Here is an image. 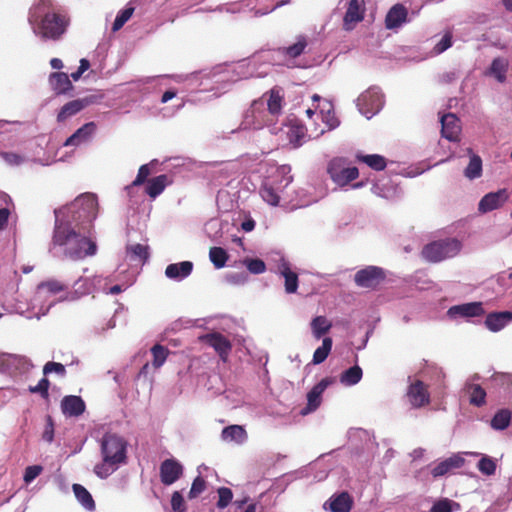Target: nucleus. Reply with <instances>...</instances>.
Instances as JSON below:
<instances>
[{"mask_svg":"<svg viewBox=\"0 0 512 512\" xmlns=\"http://www.w3.org/2000/svg\"><path fill=\"white\" fill-rule=\"evenodd\" d=\"M62 210H54L55 225L50 252L56 257L81 260L97 253V245L83 228L64 220Z\"/></svg>","mask_w":512,"mask_h":512,"instance_id":"1","label":"nucleus"},{"mask_svg":"<svg viewBox=\"0 0 512 512\" xmlns=\"http://www.w3.org/2000/svg\"><path fill=\"white\" fill-rule=\"evenodd\" d=\"M28 21L35 35L53 40L64 34L69 23L65 14L52 10L45 0L30 9Z\"/></svg>","mask_w":512,"mask_h":512,"instance_id":"2","label":"nucleus"},{"mask_svg":"<svg viewBox=\"0 0 512 512\" xmlns=\"http://www.w3.org/2000/svg\"><path fill=\"white\" fill-rule=\"evenodd\" d=\"M251 76H253V72L249 70V65L245 62H239L233 66L215 72L187 75L185 81H188V85L191 89H196L204 85V80L214 79L215 84L221 85V87H217L219 92L214 93V95L219 96L228 90L230 83Z\"/></svg>","mask_w":512,"mask_h":512,"instance_id":"3","label":"nucleus"},{"mask_svg":"<svg viewBox=\"0 0 512 512\" xmlns=\"http://www.w3.org/2000/svg\"><path fill=\"white\" fill-rule=\"evenodd\" d=\"M102 462L94 467V473L101 479L109 477L126 459V443L115 434H105L100 443Z\"/></svg>","mask_w":512,"mask_h":512,"instance_id":"4","label":"nucleus"},{"mask_svg":"<svg viewBox=\"0 0 512 512\" xmlns=\"http://www.w3.org/2000/svg\"><path fill=\"white\" fill-rule=\"evenodd\" d=\"M62 210L64 220L83 229L89 227L98 214V201L95 194L84 193L76 197L71 203L58 208Z\"/></svg>","mask_w":512,"mask_h":512,"instance_id":"5","label":"nucleus"},{"mask_svg":"<svg viewBox=\"0 0 512 512\" xmlns=\"http://www.w3.org/2000/svg\"><path fill=\"white\" fill-rule=\"evenodd\" d=\"M68 287L69 284L54 279L40 283L32 298V310H35L36 318L45 316L56 303L67 300L68 296L63 297L58 294L67 290Z\"/></svg>","mask_w":512,"mask_h":512,"instance_id":"6","label":"nucleus"},{"mask_svg":"<svg viewBox=\"0 0 512 512\" xmlns=\"http://www.w3.org/2000/svg\"><path fill=\"white\" fill-rule=\"evenodd\" d=\"M462 249V242L456 238L432 241L422 249V257L430 263H439L457 256Z\"/></svg>","mask_w":512,"mask_h":512,"instance_id":"7","label":"nucleus"},{"mask_svg":"<svg viewBox=\"0 0 512 512\" xmlns=\"http://www.w3.org/2000/svg\"><path fill=\"white\" fill-rule=\"evenodd\" d=\"M327 173L339 187L347 186L359 176L358 168L351 166L348 159L344 157H335L330 160L327 165Z\"/></svg>","mask_w":512,"mask_h":512,"instance_id":"8","label":"nucleus"},{"mask_svg":"<svg viewBox=\"0 0 512 512\" xmlns=\"http://www.w3.org/2000/svg\"><path fill=\"white\" fill-rule=\"evenodd\" d=\"M273 124V119L266 114L265 99L260 98L252 102L245 111L239 129H261Z\"/></svg>","mask_w":512,"mask_h":512,"instance_id":"9","label":"nucleus"},{"mask_svg":"<svg viewBox=\"0 0 512 512\" xmlns=\"http://www.w3.org/2000/svg\"><path fill=\"white\" fill-rule=\"evenodd\" d=\"M356 105L359 112L370 119L382 109L384 96L380 88L370 87L356 99Z\"/></svg>","mask_w":512,"mask_h":512,"instance_id":"10","label":"nucleus"},{"mask_svg":"<svg viewBox=\"0 0 512 512\" xmlns=\"http://www.w3.org/2000/svg\"><path fill=\"white\" fill-rule=\"evenodd\" d=\"M336 378L329 376L323 378L320 382L312 387L307 393V404L301 409L300 414L306 416L316 411L322 403L323 392L331 385L335 384Z\"/></svg>","mask_w":512,"mask_h":512,"instance_id":"11","label":"nucleus"},{"mask_svg":"<svg viewBox=\"0 0 512 512\" xmlns=\"http://www.w3.org/2000/svg\"><path fill=\"white\" fill-rule=\"evenodd\" d=\"M365 11L366 8L364 0H350L348 2L347 9L343 17L344 30H353L356 24H358L364 19Z\"/></svg>","mask_w":512,"mask_h":512,"instance_id":"12","label":"nucleus"},{"mask_svg":"<svg viewBox=\"0 0 512 512\" xmlns=\"http://www.w3.org/2000/svg\"><path fill=\"white\" fill-rule=\"evenodd\" d=\"M509 199V192L507 189H499L495 192H489L484 195L478 204L480 213H488L493 210L501 208Z\"/></svg>","mask_w":512,"mask_h":512,"instance_id":"13","label":"nucleus"},{"mask_svg":"<svg viewBox=\"0 0 512 512\" xmlns=\"http://www.w3.org/2000/svg\"><path fill=\"white\" fill-rule=\"evenodd\" d=\"M183 475V465L176 459L164 460L160 465V479L164 485H172Z\"/></svg>","mask_w":512,"mask_h":512,"instance_id":"14","label":"nucleus"},{"mask_svg":"<svg viewBox=\"0 0 512 512\" xmlns=\"http://www.w3.org/2000/svg\"><path fill=\"white\" fill-rule=\"evenodd\" d=\"M384 278L383 270L376 266H368L359 270L354 281L360 287L370 288L376 286Z\"/></svg>","mask_w":512,"mask_h":512,"instance_id":"15","label":"nucleus"},{"mask_svg":"<svg viewBox=\"0 0 512 512\" xmlns=\"http://www.w3.org/2000/svg\"><path fill=\"white\" fill-rule=\"evenodd\" d=\"M96 132V124L88 122L77 129L70 137L64 142L67 147H79L89 143Z\"/></svg>","mask_w":512,"mask_h":512,"instance_id":"16","label":"nucleus"},{"mask_svg":"<svg viewBox=\"0 0 512 512\" xmlns=\"http://www.w3.org/2000/svg\"><path fill=\"white\" fill-rule=\"evenodd\" d=\"M408 22V10L401 4L393 5L387 12L385 17V27L389 30L399 29L403 24Z\"/></svg>","mask_w":512,"mask_h":512,"instance_id":"17","label":"nucleus"},{"mask_svg":"<svg viewBox=\"0 0 512 512\" xmlns=\"http://www.w3.org/2000/svg\"><path fill=\"white\" fill-rule=\"evenodd\" d=\"M441 133L449 141H458L461 132L460 120L454 113H446L441 117Z\"/></svg>","mask_w":512,"mask_h":512,"instance_id":"18","label":"nucleus"},{"mask_svg":"<svg viewBox=\"0 0 512 512\" xmlns=\"http://www.w3.org/2000/svg\"><path fill=\"white\" fill-rule=\"evenodd\" d=\"M484 312L485 311L481 302H470L450 307L447 314L451 318H469L481 316L484 314Z\"/></svg>","mask_w":512,"mask_h":512,"instance_id":"19","label":"nucleus"},{"mask_svg":"<svg viewBox=\"0 0 512 512\" xmlns=\"http://www.w3.org/2000/svg\"><path fill=\"white\" fill-rule=\"evenodd\" d=\"M6 364V373L11 376L25 374L33 367L32 362L27 357L9 353Z\"/></svg>","mask_w":512,"mask_h":512,"instance_id":"20","label":"nucleus"},{"mask_svg":"<svg viewBox=\"0 0 512 512\" xmlns=\"http://www.w3.org/2000/svg\"><path fill=\"white\" fill-rule=\"evenodd\" d=\"M478 379L477 374L469 378L464 385V391L469 396L470 404L481 407L486 403V392L479 384L474 383Z\"/></svg>","mask_w":512,"mask_h":512,"instance_id":"21","label":"nucleus"},{"mask_svg":"<svg viewBox=\"0 0 512 512\" xmlns=\"http://www.w3.org/2000/svg\"><path fill=\"white\" fill-rule=\"evenodd\" d=\"M407 397L414 408H420L429 403V394L421 381H416L409 386Z\"/></svg>","mask_w":512,"mask_h":512,"instance_id":"22","label":"nucleus"},{"mask_svg":"<svg viewBox=\"0 0 512 512\" xmlns=\"http://www.w3.org/2000/svg\"><path fill=\"white\" fill-rule=\"evenodd\" d=\"M353 505V499L347 492L332 495L324 504L325 509L331 512H350Z\"/></svg>","mask_w":512,"mask_h":512,"instance_id":"23","label":"nucleus"},{"mask_svg":"<svg viewBox=\"0 0 512 512\" xmlns=\"http://www.w3.org/2000/svg\"><path fill=\"white\" fill-rule=\"evenodd\" d=\"M512 321V312H492L486 316L485 326L491 332H499Z\"/></svg>","mask_w":512,"mask_h":512,"instance_id":"24","label":"nucleus"},{"mask_svg":"<svg viewBox=\"0 0 512 512\" xmlns=\"http://www.w3.org/2000/svg\"><path fill=\"white\" fill-rule=\"evenodd\" d=\"M265 180H274L276 182L275 186L277 190L284 195L286 188L293 181V176L291 175V167L289 165L278 166L275 171Z\"/></svg>","mask_w":512,"mask_h":512,"instance_id":"25","label":"nucleus"},{"mask_svg":"<svg viewBox=\"0 0 512 512\" xmlns=\"http://www.w3.org/2000/svg\"><path fill=\"white\" fill-rule=\"evenodd\" d=\"M284 133L294 148H298L306 142V128L298 121H291L289 125H286Z\"/></svg>","mask_w":512,"mask_h":512,"instance_id":"26","label":"nucleus"},{"mask_svg":"<svg viewBox=\"0 0 512 512\" xmlns=\"http://www.w3.org/2000/svg\"><path fill=\"white\" fill-rule=\"evenodd\" d=\"M61 409L64 415L77 417L84 413L85 403L80 396H65L61 401Z\"/></svg>","mask_w":512,"mask_h":512,"instance_id":"27","label":"nucleus"},{"mask_svg":"<svg viewBox=\"0 0 512 512\" xmlns=\"http://www.w3.org/2000/svg\"><path fill=\"white\" fill-rule=\"evenodd\" d=\"M193 270L191 261H182L179 263L169 264L165 269V276L174 281H182L187 278Z\"/></svg>","mask_w":512,"mask_h":512,"instance_id":"28","label":"nucleus"},{"mask_svg":"<svg viewBox=\"0 0 512 512\" xmlns=\"http://www.w3.org/2000/svg\"><path fill=\"white\" fill-rule=\"evenodd\" d=\"M464 465V458L460 454H454L439 463L431 470L433 477L444 476L453 469L460 468Z\"/></svg>","mask_w":512,"mask_h":512,"instance_id":"29","label":"nucleus"},{"mask_svg":"<svg viewBox=\"0 0 512 512\" xmlns=\"http://www.w3.org/2000/svg\"><path fill=\"white\" fill-rule=\"evenodd\" d=\"M278 271L285 280L286 293H295L298 289V276L291 270L289 262L284 258H281L278 264Z\"/></svg>","mask_w":512,"mask_h":512,"instance_id":"30","label":"nucleus"},{"mask_svg":"<svg viewBox=\"0 0 512 512\" xmlns=\"http://www.w3.org/2000/svg\"><path fill=\"white\" fill-rule=\"evenodd\" d=\"M274 180H265L260 188V196L271 206H277L283 198V194L277 190Z\"/></svg>","mask_w":512,"mask_h":512,"instance_id":"31","label":"nucleus"},{"mask_svg":"<svg viewBox=\"0 0 512 512\" xmlns=\"http://www.w3.org/2000/svg\"><path fill=\"white\" fill-rule=\"evenodd\" d=\"M206 343L213 347L215 351L220 355L222 359L229 354L231 350V344L229 340L220 333H211L205 337Z\"/></svg>","mask_w":512,"mask_h":512,"instance_id":"32","label":"nucleus"},{"mask_svg":"<svg viewBox=\"0 0 512 512\" xmlns=\"http://www.w3.org/2000/svg\"><path fill=\"white\" fill-rule=\"evenodd\" d=\"M221 439L228 443L243 444L247 440V432L243 426L230 425L223 428Z\"/></svg>","mask_w":512,"mask_h":512,"instance_id":"33","label":"nucleus"},{"mask_svg":"<svg viewBox=\"0 0 512 512\" xmlns=\"http://www.w3.org/2000/svg\"><path fill=\"white\" fill-rule=\"evenodd\" d=\"M49 83L57 94H64L73 88L69 76L64 72L51 73Z\"/></svg>","mask_w":512,"mask_h":512,"instance_id":"34","label":"nucleus"},{"mask_svg":"<svg viewBox=\"0 0 512 512\" xmlns=\"http://www.w3.org/2000/svg\"><path fill=\"white\" fill-rule=\"evenodd\" d=\"M4 308L10 313L25 316L27 319L36 318L35 310H32V299L29 302L16 299L15 303H7Z\"/></svg>","mask_w":512,"mask_h":512,"instance_id":"35","label":"nucleus"},{"mask_svg":"<svg viewBox=\"0 0 512 512\" xmlns=\"http://www.w3.org/2000/svg\"><path fill=\"white\" fill-rule=\"evenodd\" d=\"M169 183L170 181L167 175L162 174L156 176L147 181L145 192L149 195V197L155 199L164 191Z\"/></svg>","mask_w":512,"mask_h":512,"instance_id":"36","label":"nucleus"},{"mask_svg":"<svg viewBox=\"0 0 512 512\" xmlns=\"http://www.w3.org/2000/svg\"><path fill=\"white\" fill-rule=\"evenodd\" d=\"M266 114L273 121L281 114L282 96L279 91L271 90L269 98L265 99Z\"/></svg>","mask_w":512,"mask_h":512,"instance_id":"37","label":"nucleus"},{"mask_svg":"<svg viewBox=\"0 0 512 512\" xmlns=\"http://www.w3.org/2000/svg\"><path fill=\"white\" fill-rule=\"evenodd\" d=\"M151 164L152 163L142 165L138 170L135 180L131 184H129L125 187L127 196L129 197V199L131 201L135 198L134 192L137 189V187L144 184L147 181L148 176L151 174V169H150Z\"/></svg>","mask_w":512,"mask_h":512,"instance_id":"38","label":"nucleus"},{"mask_svg":"<svg viewBox=\"0 0 512 512\" xmlns=\"http://www.w3.org/2000/svg\"><path fill=\"white\" fill-rule=\"evenodd\" d=\"M363 377L362 368L354 365L344 370L339 376V382L345 387H351L358 384Z\"/></svg>","mask_w":512,"mask_h":512,"instance_id":"39","label":"nucleus"},{"mask_svg":"<svg viewBox=\"0 0 512 512\" xmlns=\"http://www.w3.org/2000/svg\"><path fill=\"white\" fill-rule=\"evenodd\" d=\"M470 155V161L464 170V176L469 180L480 178L482 175V159L480 156L474 154L472 149H467Z\"/></svg>","mask_w":512,"mask_h":512,"instance_id":"40","label":"nucleus"},{"mask_svg":"<svg viewBox=\"0 0 512 512\" xmlns=\"http://www.w3.org/2000/svg\"><path fill=\"white\" fill-rule=\"evenodd\" d=\"M72 490L77 501L87 510L94 511L95 510V502L93 500L90 492L81 484H73Z\"/></svg>","mask_w":512,"mask_h":512,"instance_id":"41","label":"nucleus"},{"mask_svg":"<svg viewBox=\"0 0 512 512\" xmlns=\"http://www.w3.org/2000/svg\"><path fill=\"white\" fill-rule=\"evenodd\" d=\"M100 281L101 277H94L93 280H90L88 278H79L74 283L75 298L92 293L94 291L96 283H100ZM71 299H74V297H72Z\"/></svg>","mask_w":512,"mask_h":512,"instance_id":"42","label":"nucleus"},{"mask_svg":"<svg viewBox=\"0 0 512 512\" xmlns=\"http://www.w3.org/2000/svg\"><path fill=\"white\" fill-rule=\"evenodd\" d=\"M86 106V102L81 99L72 100L66 103L57 115V120L63 122L69 117L77 114Z\"/></svg>","mask_w":512,"mask_h":512,"instance_id":"43","label":"nucleus"},{"mask_svg":"<svg viewBox=\"0 0 512 512\" xmlns=\"http://www.w3.org/2000/svg\"><path fill=\"white\" fill-rule=\"evenodd\" d=\"M357 159L376 171L386 168V159L379 154L362 155L358 154Z\"/></svg>","mask_w":512,"mask_h":512,"instance_id":"44","label":"nucleus"},{"mask_svg":"<svg viewBox=\"0 0 512 512\" xmlns=\"http://www.w3.org/2000/svg\"><path fill=\"white\" fill-rule=\"evenodd\" d=\"M332 327V324L324 316H317L311 322L313 336L319 340Z\"/></svg>","mask_w":512,"mask_h":512,"instance_id":"45","label":"nucleus"},{"mask_svg":"<svg viewBox=\"0 0 512 512\" xmlns=\"http://www.w3.org/2000/svg\"><path fill=\"white\" fill-rule=\"evenodd\" d=\"M507 70L508 62L504 58L498 57L492 61L490 72L498 82L503 83L506 80Z\"/></svg>","mask_w":512,"mask_h":512,"instance_id":"46","label":"nucleus"},{"mask_svg":"<svg viewBox=\"0 0 512 512\" xmlns=\"http://www.w3.org/2000/svg\"><path fill=\"white\" fill-rule=\"evenodd\" d=\"M332 345L333 342L330 337L324 338L322 341V345L318 347L313 354L312 363L314 365L323 363L330 354Z\"/></svg>","mask_w":512,"mask_h":512,"instance_id":"47","label":"nucleus"},{"mask_svg":"<svg viewBox=\"0 0 512 512\" xmlns=\"http://www.w3.org/2000/svg\"><path fill=\"white\" fill-rule=\"evenodd\" d=\"M306 46L307 38L303 35H299L297 37V41L294 44L283 48L282 52L285 56H288L290 58H296L304 52Z\"/></svg>","mask_w":512,"mask_h":512,"instance_id":"48","label":"nucleus"},{"mask_svg":"<svg viewBox=\"0 0 512 512\" xmlns=\"http://www.w3.org/2000/svg\"><path fill=\"white\" fill-rule=\"evenodd\" d=\"M126 252L131 260H140L144 262L149 257L148 246L142 244L128 245Z\"/></svg>","mask_w":512,"mask_h":512,"instance_id":"49","label":"nucleus"},{"mask_svg":"<svg viewBox=\"0 0 512 512\" xmlns=\"http://www.w3.org/2000/svg\"><path fill=\"white\" fill-rule=\"evenodd\" d=\"M209 259L215 268L221 269L226 265L228 254L221 247H212L209 251Z\"/></svg>","mask_w":512,"mask_h":512,"instance_id":"50","label":"nucleus"},{"mask_svg":"<svg viewBox=\"0 0 512 512\" xmlns=\"http://www.w3.org/2000/svg\"><path fill=\"white\" fill-rule=\"evenodd\" d=\"M511 414L508 410L497 412L491 420L492 428L496 430H504L510 424Z\"/></svg>","mask_w":512,"mask_h":512,"instance_id":"51","label":"nucleus"},{"mask_svg":"<svg viewBox=\"0 0 512 512\" xmlns=\"http://www.w3.org/2000/svg\"><path fill=\"white\" fill-rule=\"evenodd\" d=\"M321 118H322V121L328 127V130H333V129L337 128L340 124V121L335 116V113L333 112V107L330 103H327V109L326 108L321 109Z\"/></svg>","mask_w":512,"mask_h":512,"instance_id":"52","label":"nucleus"},{"mask_svg":"<svg viewBox=\"0 0 512 512\" xmlns=\"http://www.w3.org/2000/svg\"><path fill=\"white\" fill-rule=\"evenodd\" d=\"M134 8L133 7H126L122 10H120L115 18V21L112 26V30L114 32L120 30L124 24L131 18L133 15Z\"/></svg>","mask_w":512,"mask_h":512,"instance_id":"53","label":"nucleus"},{"mask_svg":"<svg viewBox=\"0 0 512 512\" xmlns=\"http://www.w3.org/2000/svg\"><path fill=\"white\" fill-rule=\"evenodd\" d=\"M152 355H153V365L156 368L161 367L164 362L166 361L168 350L159 344H156L151 349Z\"/></svg>","mask_w":512,"mask_h":512,"instance_id":"54","label":"nucleus"},{"mask_svg":"<svg viewBox=\"0 0 512 512\" xmlns=\"http://www.w3.org/2000/svg\"><path fill=\"white\" fill-rule=\"evenodd\" d=\"M244 265L248 269V271L252 274H262L266 271V264L264 261L258 258H246L243 261Z\"/></svg>","mask_w":512,"mask_h":512,"instance_id":"55","label":"nucleus"},{"mask_svg":"<svg viewBox=\"0 0 512 512\" xmlns=\"http://www.w3.org/2000/svg\"><path fill=\"white\" fill-rule=\"evenodd\" d=\"M477 468L482 474L490 476L493 475L496 471V463L491 457L483 456L479 460Z\"/></svg>","mask_w":512,"mask_h":512,"instance_id":"56","label":"nucleus"},{"mask_svg":"<svg viewBox=\"0 0 512 512\" xmlns=\"http://www.w3.org/2000/svg\"><path fill=\"white\" fill-rule=\"evenodd\" d=\"M454 506L459 507V504L450 499L443 498L433 504L430 512H452Z\"/></svg>","mask_w":512,"mask_h":512,"instance_id":"57","label":"nucleus"},{"mask_svg":"<svg viewBox=\"0 0 512 512\" xmlns=\"http://www.w3.org/2000/svg\"><path fill=\"white\" fill-rule=\"evenodd\" d=\"M1 158L9 166H20L26 162V157L15 152H0Z\"/></svg>","mask_w":512,"mask_h":512,"instance_id":"58","label":"nucleus"},{"mask_svg":"<svg viewBox=\"0 0 512 512\" xmlns=\"http://www.w3.org/2000/svg\"><path fill=\"white\" fill-rule=\"evenodd\" d=\"M452 33L451 32H446L442 38L435 44L434 48H433V53L435 55H439L443 52H445L447 49H449L451 46H452Z\"/></svg>","mask_w":512,"mask_h":512,"instance_id":"59","label":"nucleus"},{"mask_svg":"<svg viewBox=\"0 0 512 512\" xmlns=\"http://www.w3.org/2000/svg\"><path fill=\"white\" fill-rule=\"evenodd\" d=\"M217 493H218L217 507L219 509L226 508L230 504V502L232 501V498H233V493H232L231 489H229L227 487H220L217 490Z\"/></svg>","mask_w":512,"mask_h":512,"instance_id":"60","label":"nucleus"},{"mask_svg":"<svg viewBox=\"0 0 512 512\" xmlns=\"http://www.w3.org/2000/svg\"><path fill=\"white\" fill-rule=\"evenodd\" d=\"M206 488L205 480L198 476L193 480L191 489L189 491L188 497L189 499H194L199 496Z\"/></svg>","mask_w":512,"mask_h":512,"instance_id":"61","label":"nucleus"},{"mask_svg":"<svg viewBox=\"0 0 512 512\" xmlns=\"http://www.w3.org/2000/svg\"><path fill=\"white\" fill-rule=\"evenodd\" d=\"M56 373L60 376H64L65 373H66V369H65V366L61 363H58V362H47L45 365H44V368H43V373L45 375L49 374V373Z\"/></svg>","mask_w":512,"mask_h":512,"instance_id":"62","label":"nucleus"},{"mask_svg":"<svg viewBox=\"0 0 512 512\" xmlns=\"http://www.w3.org/2000/svg\"><path fill=\"white\" fill-rule=\"evenodd\" d=\"M42 470H43V468L40 465L28 466L25 469V473H24V477H23L25 483L26 484L31 483L35 478H37L41 474Z\"/></svg>","mask_w":512,"mask_h":512,"instance_id":"63","label":"nucleus"},{"mask_svg":"<svg viewBox=\"0 0 512 512\" xmlns=\"http://www.w3.org/2000/svg\"><path fill=\"white\" fill-rule=\"evenodd\" d=\"M171 507L173 512H185L183 496L179 491H175L171 497Z\"/></svg>","mask_w":512,"mask_h":512,"instance_id":"64","label":"nucleus"}]
</instances>
